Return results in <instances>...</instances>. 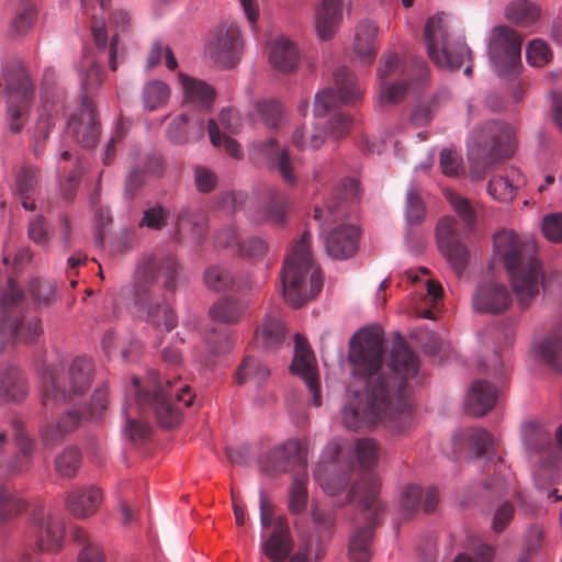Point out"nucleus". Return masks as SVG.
Instances as JSON below:
<instances>
[{
	"instance_id": "obj_1",
	"label": "nucleus",
	"mask_w": 562,
	"mask_h": 562,
	"mask_svg": "<svg viewBox=\"0 0 562 562\" xmlns=\"http://www.w3.org/2000/svg\"><path fill=\"white\" fill-rule=\"evenodd\" d=\"M494 248L504 261L519 305L528 307L544 282L541 263L532 256L537 249L536 239L520 238L513 231L504 229L495 234Z\"/></svg>"
},
{
	"instance_id": "obj_2",
	"label": "nucleus",
	"mask_w": 562,
	"mask_h": 562,
	"mask_svg": "<svg viewBox=\"0 0 562 562\" xmlns=\"http://www.w3.org/2000/svg\"><path fill=\"white\" fill-rule=\"evenodd\" d=\"M312 236L304 232L291 248L280 272L283 297L292 307H301L322 290L319 267L311 254Z\"/></svg>"
},
{
	"instance_id": "obj_3",
	"label": "nucleus",
	"mask_w": 562,
	"mask_h": 562,
	"mask_svg": "<svg viewBox=\"0 0 562 562\" xmlns=\"http://www.w3.org/2000/svg\"><path fill=\"white\" fill-rule=\"evenodd\" d=\"M424 37L428 56L439 68L459 69L470 60L469 47L446 14H436L428 20Z\"/></svg>"
},
{
	"instance_id": "obj_4",
	"label": "nucleus",
	"mask_w": 562,
	"mask_h": 562,
	"mask_svg": "<svg viewBox=\"0 0 562 562\" xmlns=\"http://www.w3.org/2000/svg\"><path fill=\"white\" fill-rule=\"evenodd\" d=\"M293 547L289 525L281 517L274 520L271 535L261 536L260 549L266 558L272 562H283L288 558H290L289 562H316L322 557L318 540L313 536L294 555L290 557Z\"/></svg>"
},
{
	"instance_id": "obj_5",
	"label": "nucleus",
	"mask_w": 562,
	"mask_h": 562,
	"mask_svg": "<svg viewBox=\"0 0 562 562\" xmlns=\"http://www.w3.org/2000/svg\"><path fill=\"white\" fill-rule=\"evenodd\" d=\"M515 132L505 123L491 122L474 130L469 136L468 149L471 154L488 151L490 159L509 158L515 153Z\"/></svg>"
},
{
	"instance_id": "obj_6",
	"label": "nucleus",
	"mask_w": 562,
	"mask_h": 562,
	"mask_svg": "<svg viewBox=\"0 0 562 562\" xmlns=\"http://www.w3.org/2000/svg\"><path fill=\"white\" fill-rule=\"evenodd\" d=\"M194 395L188 384L177 381L171 383L166 381V387L162 384L157 389L153 408L161 426L171 428L181 420L182 408L193 404Z\"/></svg>"
},
{
	"instance_id": "obj_7",
	"label": "nucleus",
	"mask_w": 562,
	"mask_h": 562,
	"mask_svg": "<svg viewBox=\"0 0 562 562\" xmlns=\"http://www.w3.org/2000/svg\"><path fill=\"white\" fill-rule=\"evenodd\" d=\"M488 53L498 75L515 70L520 64L521 38L507 26L492 31Z\"/></svg>"
},
{
	"instance_id": "obj_8",
	"label": "nucleus",
	"mask_w": 562,
	"mask_h": 562,
	"mask_svg": "<svg viewBox=\"0 0 562 562\" xmlns=\"http://www.w3.org/2000/svg\"><path fill=\"white\" fill-rule=\"evenodd\" d=\"M382 345L380 329L363 327L350 339L348 359L358 369H376L382 362Z\"/></svg>"
},
{
	"instance_id": "obj_9",
	"label": "nucleus",
	"mask_w": 562,
	"mask_h": 562,
	"mask_svg": "<svg viewBox=\"0 0 562 562\" xmlns=\"http://www.w3.org/2000/svg\"><path fill=\"white\" fill-rule=\"evenodd\" d=\"M244 49V40L240 29L237 24H221L216 31L213 41L209 45V50L215 64L224 68L235 66L241 57Z\"/></svg>"
},
{
	"instance_id": "obj_10",
	"label": "nucleus",
	"mask_w": 562,
	"mask_h": 562,
	"mask_svg": "<svg viewBox=\"0 0 562 562\" xmlns=\"http://www.w3.org/2000/svg\"><path fill=\"white\" fill-rule=\"evenodd\" d=\"M458 223L452 216H443L436 227V239L440 252L456 272L461 273L467 266L469 251L457 234Z\"/></svg>"
},
{
	"instance_id": "obj_11",
	"label": "nucleus",
	"mask_w": 562,
	"mask_h": 562,
	"mask_svg": "<svg viewBox=\"0 0 562 562\" xmlns=\"http://www.w3.org/2000/svg\"><path fill=\"white\" fill-rule=\"evenodd\" d=\"M294 340L295 348L291 370L304 380L307 387L313 393L315 405L319 406V379L317 374L316 359L306 338L296 334Z\"/></svg>"
},
{
	"instance_id": "obj_12",
	"label": "nucleus",
	"mask_w": 562,
	"mask_h": 562,
	"mask_svg": "<svg viewBox=\"0 0 562 562\" xmlns=\"http://www.w3.org/2000/svg\"><path fill=\"white\" fill-rule=\"evenodd\" d=\"M362 95V90L357 86L353 77L344 75L336 78L335 89H324L316 93L314 113L317 116L325 115L330 108L340 103H349Z\"/></svg>"
},
{
	"instance_id": "obj_13",
	"label": "nucleus",
	"mask_w": 562,
	"mask_h": 562,
	"mask_svg": "<svg viewBox=\"0 0 562 562\" xmlns=\"http://www.w3.org/2000/svg\"><path fill=\"white\" fill-rule=\"evenodd\" d=\"M7 88L10 92L12 103L9 108L10 128L13 133H19L25 125L33 87L29 76L21 71L19 74V86H16L13 80L8 79Z\"/></svg>"
},
{
	"instance_id": "obj_14",
	"label": "nucleus",
	"mask_w": 562,
	"mask_h": 562,
	"mask_svg": "<svg viewBox=\"0 0 562 562\" xmlns=\"http://www.w3.org/2000/svg\"><path fill=\"white\" fill-rule=\"evenodd\" d=\"M472 304L479 313L499 314L510 306L512 296L506 285L488 281L477 286Z\"/></svg>"
},
{
	"instance_id": "obj_15",
	"label": "nucleus",
	"mask_w": 562,
	"mask_h": 562,
	"mask_svg": "<svg viewBox=\"0 0 562 562\" xmlns=\"http://www.w3.org/2000/svg\"><path fill=\"white\" fill-rule=\"evenodd\" d=\"M360 232L355 225L342 224L333 228L325 238L327 254L334 259H347L358 248Z\"/></svg>"
},
{
	"instance_id": "obj_16",
	"label": "nucleus",
	"mask_w": 562,
	"mask_h": 562,
	"mask_svg": "<svg viewBox=\"0 0 562 562\" xmlns=\"http://www.w3.org/2000/svg\"><path fill=\"white\" fill-rule=\"evenodd\" d=\"M342 0H322L316 8L314 29L318 38L330 40L338 31L344 19Z\"/></svg>"
},
{
	"instance_id": "obj_17",
	"label": "nucleus",
	"mask_w": 562,
	"mask_h": 562,
	"mask_svg": "<svg viewBox=\"0 0 562 562\" xmlns=\"http://www.w3.org/2000/svg\"><path fill=\"white\" fill-rule=\"evenodd\" d=\"M68 128L77 140L86 147H92L99 139V126L92 108L82 105L68 122Z\"/></svg>"
},
{
	"instance_id": "obj_18",
	"label": "nucleus",
	"mask_w": 562,
	"mask_h": 562,
	"mask_svg": "<svg viewBox=\"0 0 562 562\" xmlns=\"http://www.w3.org/2000/svg\"><path fill=\"white\" fill-rule=\"evenodd\" d=\"M368 402L366 407L362 409L363 413L375 415L387 413L396 401L398 402L397 394L400 389L394 390V383L392 387L390 382L383 379H378L376 382L371 381L367 389Z\"/></svg>"
},
{
	"instance_id": "obj_19",
	"label": "nucleus",
	"mask_w": 562,
	"mask_h": 562,
	"mask_svg": "<svg viewBox=\"0 0 562 562\" xmlns=\"http://www.w3.org/2000/svg\"><path fill=\"white\" fill-rule=\"evenodd\" d=\"M525 184V177L516 169L510 168L505 175L494 176L488 183L487 192L501 203L512 202L518 189Z\"/></svg>"
},
{
	"instance_id": "obj_20",
	"label": "nucleus",
	"mask_w": 562,
	"mask_h": 562,
	"mask_svg": "<svg viewBox=\"0 0 562 562\" xmlns=\"http://www.w3.org/2000/svg\"><path fill=\"white\" fill-rule=\"evenodd\" d=\"M254 149L259 155L273 160L276 168L286 183L291 186L296 183L297 177L286 148L278 149L277 142L270 138L267 142L255 143Z\"/></svg>"
},
{
	"instance_id": "obj_21",
	"label": "nucleus",
	"mask_w": 562,
	"mask_h": 562,
	"mask_svg": "<svg viewBox=\"0 0 562 562\" xmlns=\"http://www.w3.org/2000/svg\"><path fill=\"white\" fill-rule=\"evenodd\" d=\"M378 31L376 24L369 20L361 21L356 27L352 49L363 63L371 64L376 54Z\"/></svg>"
},
{
	"instance_id": "obj_22",
	"label": "nucleus",
	"mask_w": 562,
	"mask_h": 562,
	"mask_svg": "<svg viewBox=\"0 0 562 562\" xmlns=\"http://www.w3.org/2000/svg\"><path fill=\"white\" fill-rule=\"evenodd\" d=\"M64 526L58 517L43 515L36 526L37 544L41 550L56 552L61 548Z\"/></svg>"
},
{
	"instance_id": "obj_23",
	"label": "nucleus",
	"mask_w": 562,
	"mask_h": 562,
	"mask_svg": "<svg viewBox=\"0 0 562 562\" xmlns=\"http://www.w3.org/2000/svg\"><path fill=\"white\" fill-rule=\"evenodd\" d=\"M297 46L286 37H279L271 44L269 61L277 70L289 72L299 65Z\"/></svg>"
},
{
	"instance_id": "obj_24",
	"label": "nucleus",
	"mask_w": 562,
	"mask_h": 562,
	"mask_svg": "<svg viewBox=\"0 0 562 562\" xmlns=\"http://www.w3.org/2000/svg\"><path fill=\"white\" fill-rule=\"evenodd\" d=\"M496 402V390L487 382L477 381L473 383L468 397L467 411L473 416L486 414Z\"/></svg>"
},
{
	"instance_id": "obj_25",
	"label": "nucleus",
	"mask_w": 562,
	"mask_h": 562,
	"mask_svg": "<svg viewBox=\"0 0 562 562\" xmlns=\"http://www.w3.org/2000/svg\"><path fill=\"white\" fill-rule=\"evenodd\" d=\"M102 501L99 488L90 487L85 491L71 493L67 497V507L77 518H86L93 515Z\"/></svg>"
},
{
	"instance_id": "obj_26",
	"label": "nucleus",
	"mask_w": 562,
	"mask_h": 562,
	"mask_svg": "<svg viewBox=\"0 0 562 562\" xmlns=\"http://www.w3.org/2000/svg\"><path fill=\"white\" fill-rule=\"evenodd\" d=\"M336 453H338V446L336 443L328 445L322 456V464H319L315 472V480L324 492L329 495L339 493L347 484L345 475L337 474L330 469L323 468L327 460Z\"/></svg>"
},
{
	"instance_id": "obj_27",
	"label": "nucleus",
	"mask_w": 562,
	"mask_h": 562,
	"mask_svg": "<svg viewBox=\"0 0 562 562\" xmlns=\"http://www.w3.org/2000/svg\"><path fill=\"white\" fill-rule=\"evenodd\" d=\"M286 339V330L277 316H267L262 328L257 333V340L267 352L280 349Z\"/></svg>"
},
{
	"instance_id": "obj_28",
	"label": "nucleus",
	"mask_w": 562,
	"mask_h": 562,
	"mask_svg": "<svg viewBox=\"0 0 562 562\" xmlns=\"http://www.w3.org/2000/svg\"><path fill=\"white\" fill-rule=\"evenodd\" d=\"M443 195L447 199L451 210L458 215L463 224L472 228L477 218V207L468 198L453 192L450 189L443 190Z\"/></svg>"
},
{
	"instance_id": "obj_29",
	"label": "nucleus",
	"mask_w": 562,
	"mask_h": 562,
	"mask_svg": "<svg viewBox=\"0 0 562 562\" xmlns=\"http://www.w3.org/2000/svg\"><path fill=\"white\" fill-rule=\"evenodd\" d=\"M326 133L315 125H302L292 133V143L300 150L317 149L325 143Z\"/></svg>"
},
{
	"instance_id": "obj_30",
	"label": "nucleus",
	"mask_w": 562,
	"mask_h": 562,
	"mask_svg": "<svg viewBox=\"0 0 562 562\" xmlns=\"http://www.w3.org/2000/svg\"><path fill=\"white\" fill-rule=\"evenodd\" d=\"M179 78L187 101L203 105H209L213 101L215 92L211 86L184 75H180Z\"/></svg>"
},
{
	"instance_id": "obj_31",
	"label": "nucleus",
	"mask_w": 562,
	"mask_h": 562,
	"mask_svg": "<svg viewBox=\"0 0 562 562\" xmlns=\"http://www.w3.org/2000/svg\"><path fill=\"white\" fill-rule=\"evenodd\" d=\"M505 16L517 25H529L539 18V9L527 0H518L506 8Z\"/></svg>"
},
{
	"instance_id": "obj_32",
	"label": "nucleus",
	"mask_w": 562,
	"mask_h": 562,
	"mask_svg": "<svg viewBox=\"0 0 562 562\" xmlns=\"http://www.w3.org/2000/svg\"><path fill=\"white\" fill-rule=\"evenodd\" d=\"M536 352L549 367L562 372V339L547 338L537 347Z\"/></svg>"
},
{
	"instance_id": "obj_33",
	"label": "nucleus",
	"mask_w": 562,
	"mask_h": 562,
	"mask_svg": "<svg viewBox=\"0 0 562 562\" xmlns=\"http://www.w3.org/2000/svg\"><path fill=\"white\" fill-rule=\"evenodd\" d=\"M244 305L239 302L221 299L210 310L211 317L220 323H236L244 313Z\"/></svg>"
},
{
	"instance_id": "obj_34",
	"label": "nucleus",
	"mask_w": 562,
	"mask_h": 562,
	"mask_svg": "<svg viewBox=\"0 0 562 562\" xmlns=\"http://www.w3.org/2000/svg\"><path fill=\"white\" fill-rule=\"evenodd\" d=\"M372 539L371 527L357 530L350 541L349 557L352 562H369L370 551L369 543Z\"/></svg>"
},
{
	"instance_id": "obj_35",
	"label": "nucleus",
	"mask_w": 562,
	"mask_h": 562,
	"mask_svg": "<svg viewBox=\"0 0 562 562\" xmlns=\"http://www.w3.org/2000/svg\"><path fill=\"white\" fill-rule=\"evenodd\" d=\"M393 369L406 379L417 374V364L412 351L403 344H398L392 351Z\"/></svg>"
},
{
	"instance_id": "obj_36",
	"label": "nucleus",
	"mask_w": 562,
	"mask_h": 562,
	"mask_svg": "<svg viewBox=\"0 0 562 562\" xmlns=\"http://www.w3.org/2000/svg\"><path fill=\"white\" fill-rule=\"evenodd\" d=\"M234 282V276L225 267L212 266L204 272V283L212 291L222 292L229 290Z\"/></svg>"
},
{
	"instance_id": "obj_37",
	"label": "nucleus",
	"mask_w": 562,
	"mask_h": 562,
	"mask_svg": "<svg viewBox=\"0 0 562 562\" xmlns=\"http://www.w3.org/2000/svg\"><path fill=\"white\" fill-rule=\"evenodd\" d=\"M143 97L145 108L154 111L162 106L168 101L170 97V89L165 82L154 80L144 87Z\"/></svg>"
},
{
	"instance_id": "obj_38",
	"label": "nucleus",
	"mask_w": 562,
	"mask_h": 562,
	"mask_svg": "<svg viewBox=\"0 0 562 562\" xmlns=\"http://www.w3.org/2000/svg\"><path fill=\"white\" fill-rule=\"evenodd\" d=\"M522 435L525 446L530 451H539L550 443L549 432L536 422L525 423Z\"/></svg>"
},
{
	"instance_id": "obj_39",
	"label": "nucleus",
	"mask_w": 562,
	"mask_h": 562,
	"mask_svg": "<svg viewBox=\"0 0 562 562\" xmlns=\"http://www.w3.org/2000/svg\"><path fill=\"white\" fill-rule=\"evenodd\" d=\"M71 389L75 394L83 393L92 381V366L86 360H76L70 367Z\"/></svg>"
},
{
	"instance_id": "obj_40",
	"label": "nucleus",
	"mask_w": 562,
	"mask_h": 562,
	"mask_svg": "<svg viewBox=\"0 0 562 562\" xmlns=\"http://www.w3.org/2000/svg\"><path fill=\"white\" fill-rule=\"evenodd\" d=\"M7 397L20 401L26 394L25 382L19 370L11 368L1 380V386Z\"/></svg>"
},
{
	"instance_id": "obj_41",
	"label": "nucleus",
	"mask_w": 562,
	"mask_h": 562,
	"mask_svg": "<svg viewBox=\"0 0 562 562\" xmlns=\"http://www.w3.org/2000/svg\"><path fill=\"white\" fill-rule=\"evenodd\" d=\"M269 374L270 370L266 366L257 359L248 357L237 371L236 378L239 383L247 380L258 383L266 380Z\"/></svg>"
},
{
	"instance_id": "obj_42",
	"label": "nucleus",
	"mask_w": 562,
	"mask_h": 562,
	"mask_svg": "<svg viewBox=\"0 0 562 562\" xmlns=\"http://www.w3.org/2000/svg\"><path fill=\"white\" fill-rule=\"evenodd\" d=\"M380 491V481L374 473H367L362 476L359 483L352 487L353 497H359L364 501L366 508H370L369 501H373Z\"/></svg>"
},
{
	"instance_id": "obj_43",
	"label": "nucleus",
	"mask_w": 562,
	"mask_h": 562,
	"mask_svg": "<svg viewBox=\"0 0 562 562\" xmlns=\"http://www.w3.org/2000/svg\"><path fill=\"white\" fill-rule=\"evenodd\" d=\"M24 508L23 502L0 486V525L16 517Z\"/></svg>"
},
{
	"instance_id": "obj_44",
	"label": "nucleus",
	"mask_w": 562,
	"mask_h": 562,
	"mask_svg": "<svg viewBox=\"0 0 562 562\" xmlns=\"http://www.w3.org/2000/svg\"><path fill=\"white\" fill-rule=\"evenodd\" d=\"M526 57L531 66L543 67L551 60L552 52L547 42L536 38L528 44Z\"/></svg>"
},
{
	"instance_id": "obj_45",
	"label": "nucleus",
	"mask_w": 562,
	"mask_h": 562,
	"mask_svg": "<svg viewBox=\"0 0 562 562\" xmlns=\"http://www.w3.org/2000/svg\"><path fill=\"white\" fill-rule=\"evenodd\" d=\"M80 453L75 448L64 450L56 458V470L61 476L71 477L77 472L80 464Z\"/></svg>"
},
{
	"instance_id": "obj_46",
	"label": "nucleus",
	"mask_w": 562,
	"mask_h": 562,
	"mask_svg": "<svg viewBox=\"0 0 562 562\" xmlns=\"http://www.w3.org/2000/svg\"><path fill=\"white\" fill-rule=\"evenodd\" d=\"M207 128L211 143L215 147H224L228 155L234 158H240L241 151L238 143L226 135H221L214 120L209 121Z\"/></svg>"
},
{
	"instance_id": "obj_47",
	"label": "nucleus",
	"mask_w": 562,
	"mask_h": 562,
	"mask_svg": "<svg viewBox=\"0 0 562 562\" xmlns=\"http://www.w3.org/2000/svg\"><path fill=\"white\" fill-rule=\"evenodd\" d=\"M259 119L267 127L276 128L282 121V109L276 101H265L257 109Z\"/></svg>"
},
{
	"instance_id": "obj_48",
	"label": "nucleus",
	"mask_w": 562,
	"mask_h": 562,
	"mask_svg": "<svg viewBox=\"0 0 562 562\" xmlns=\"http://www.w3.org/2000/svg\"><path fill=\"white\" fill-rule=\"evenodd\" d=\"M36 10L32 3H27L14 18L11 31L15 35H24L29 33L34 24Z\"/></svg>"
},
{
	"instance_id": "obj_49",
	"label": "nucleus",
	"mask_w": 562,
	"mask_h": 562,
	"mask_svg": "<svg viewBox=\"0 0 562 562\" xmlns=\"http://www.w3.org/2000/svg\"><path fill=\"white\" fill-rule=\"evenodd\" d=\"M53 125L54 119L50 114L44 112L38 115L32 136L34 150L36 153L42 149V144L48 137Z\"/></svg>"
},
{
	"instance_id": "obj_50",
	"label": "nucleus",
	"mask_w": 562,
	"mask_h": 562,
	"mask_svg": "<svg viewBox=\"0 0 562 562\" xmlns=\"http://www.w3.org/2000/svg\"><path fill=\"white\" fill-rule=\"evenodd\" d=\"M422 499V491L417 486H407L401 495L400 506L404 518H411Z\"/></svg>"
},
{
	"instance_id": "obj_51",
	"label": "nucleus",
	"mask_w": 562,
	"mask_h": 562,
	"mask_svg": "<svg viewBox=\"0 0 562 562\" xmlns=\"http://www.w3.org/2000/svg\"><path fill=\"white\" fill-rule=\"evenodd\" d=\"M267 251V244L259 237L247 238L239 246V254L250 260L261 259Z\"/></svg>"
},
{
	"instance_id": "obj_52",
	"label": "nucleus",
	"mask_w": 562,
	"mask_h": 562,
	"mask_svg": "<svg viewBox=\"0 0 562 562\" xmlns=\"http://www.w3.org/2000/svg\"><path fill=\"white\" fill-rule=\"evenodd\" d=\"M542 233L552 243L562 241V214L547 215L542 221Z\"/></svg>"
},
{
	"instance_id": "obj_53",
	"label": "nucleus",
	"mask_w": 562,
	"mask_h": 562,
	"mask_svg": "<svg viewBox=\"0 0 562 562\" xmlns=\"http://www.w3.org/2000/svg\"><path fill=\"white\" fill-rule=\"evenodd\" d=\"M12 334H15L22 341L32 342L42 333L38 319L32 318L27 323L20 322L10 328Z\"/></svg>"
},
{
	"instance_id": "obj_54",
	"label": "nucleus",
	"mask_w": 562,
	"mask_h": 562,
	"mask_svg": "<svg viewBox=\"0 0 562 562\" xmlns=\"http://www.w3.org/2000/svg\"><path fill=\"white\" fill-rule=\"evenodd\" d=\"M357 458L362 468H369L378 459L376 445L371 439H361L356 446Z\"/></svg>"
},
{
	"instance_id": "obj_55",
	"label": "nucleus",
	"mask_w": 562,
	"mask_h": 562,
	"mask_svg": "<svg viewBox=\"0 0 562 562\" xmlns=\"http://www.w3.org/2000/svg\"><path fill=\"white\" fill-rule=\"evenodd\" d=\"M406 216L411 223H418L425 215L423 201L416 190L411 189L406 198Z\"/></svg>"
},
{
	"instance_id": "obj_56",
	"label": "nucleus",
	"mask_w": 562,
	"mask_h": 562,
	"mask_svg": "<svg viewBox=\"0 0 562 562\" xmlns=\"http://www.w3.org/2000/svg\"><path fill=\"white\" fill-rule=\"evenodd\" d=\"M307 503V492L304 482L295 481L290 488L289 507L293 513H299L305 508Z\"/></svg>"
},
{
	"instance_id": "obj_57",
	"label": "nucleus",
	"mask_w": 562,
	"mask_h": 562,
	"mask_svg": "<svg viewBox=\"0 0 562 562\" xmlns=\"http://www.w3.org/2000/svg\"><path fill=\"white\" fill-rule=\"evenodd\" d=\"M406 92L404 83H392L383 86L380 90L378 102L381 105L393 104L400 101Z\"/></svg>"
},
{
	"instance_id": "obj_58",
	"label": "nucleus",
	"mask_w": 562,
	"mask_h": 562,
	"mask_svg": "<svg viewBox=\"0 0 562 562\" xmlns=\"http://www.w3.org/2000/svg\"><path fill=\"white\" fill-rule=\"evenodd\" d=\"M189 125V119L186 115H179L171 122L168 128L169 138L177 144L187 142Z\"/></svg>"
},
{
	"instance_id": "obj_59",
	"label": "nucleus",
	"mask_w": 562,
	"mask_h": 562,
	"mask_svg": "<svg viewBox=\"0 0 562 562\" xmlns=\"http://www.w3.org/2000/svg\"><path fill=\"white\" fill-rule=\"evenodd\" d=\"M440 167L446 176H457L462 170L461 159L450 149H442L440 153Z\"/></svg>"
},
{
	"instance_id": "obj_60",
	"label": "nucleus",
	"mask_w": 562,
	"mask_h": 562,
	"mask_svg": "<svg viewBox=\"0 0 562 562\" xmlns=\"http://www.w3.org/2000/svg\"><path fill=\"white\" fill-rule=\"evenodd\" d=\"M240 244L234 227H225L216 233L215 245L218 248H231L239 252Z\"/></svg>"
},
{
	"instance_id": "obj_61",
	"label": "nucleus",
	"mask_w": 562,
	"mask_h": 562,
	"mask_svg": "<svg viewBox=\"0 0 562 562\" xmlns=\"http://www.w3.org/2000/svg\"><path fill=\"white\" fill-rule=\"evenodd\" d=\"M36 176L34 168H25L18 173L16 190L22 199H27L33 191V180Z\"/></svg>"
},
{
	"instance_id": "obj_62",
	"label": "nucleus",
	"mask_w": 562,
	"mask_h": 562,
	"mask_svg": "<svg viewBox=\"0 0 562 562\" xmlns=\"http://www.w3.org/2000/svg\"><path fill=\"white\" fill-rule=\"evenodd\" d=\"M514 516V507L509 503L502 504L495 512L492 528L494 531H502Z\"/></svg>"
},
{
	"instance_id": "obj_63",
	"label": "nucleus",
	"mask_w": 562,
	"mask_h": 562,
	"mask_svg": "<svg viewBox=\"0 0 562 562\" xmlns=\"http://www.w3.org/2000/svg\"><path fill=\"white\" fill-rule=\"evenodd\" d=\"M29 236L33 241L37 244H44L48 240L49 231L42 217H37L30 223Z\"/></svg>"
},
{
	"instance_id": "obj_64",
	"label": "nucleus",
	"mask_w": 562,
	"mask_h": 562,
	"mask_svg": "<svg viewBox=\"0 0 562 562\" xmlns=\"http://www.w3.org/2000/svg\"><path fill=\"white\" fill-rule=\"evenodd\" d=\"M105 557L98 546L87 544L78 553V562H104Z\"/></svg>"
}]
</instances>
